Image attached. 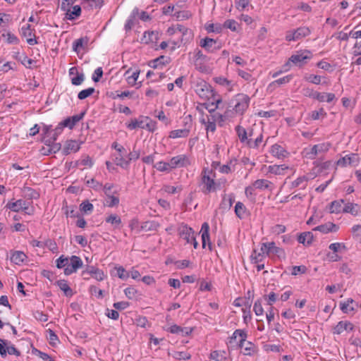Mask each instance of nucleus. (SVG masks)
<instances>
[{
  "mask_svg": "<svg viewBox=\"0 0 361 361\" xmlns=\"http://www.w3.org/2000/svg\"><path fill=\"white\" fill-rule=\"evenodd\" d=\"M247 336V334L246 331L241 329H236L230 338L229 343L232 345L236 341V345L243 349V354L250 356L257 351V348L252 342L246 341Z\"/></svg>",
  "mask_w": 361,
  "mask_h": 361,
  "instance_id": "1",
  "label": "nucleus"
},
{
  "mask_svg": "<svg viewBox=\"0 0 361 361\" xmlns=\"http://www.w3.org/2000/svg\"><path fill=\"white\" fill-rule=\"evenodd\" d=\"M232 102L234 104L233 109L235 113L242 116L248 109L250 98L248 95L240 93L236 94Z\"/></svg>",
  "mask_w": 361,
  "mask_h": 361,
  "instance_id": "2",
  "label": "nucleus"
},
{
  "mask_svg": "<svg viewBox=\"0 0 361 361\" xmlns=\"http://www.w3.org/2000/svg\"><path fill=\"white\" fill-rule=\"evenodd\" d=\"M329 143H320L304 149L305 157L307 159H313L316 157L327 152L329 149Z\"/></svg>",
  "mask_w": 361,
  "mask_h": 361,
  "instance_id": "3",
  "label": "nucleus"
},
{
  "mask_svg": "<svg viewBox=\"0 0 361 361\" xmlns=\"http://www.w3.org/2000/svg\"><path fill=\"white\" fill-rule=\"evenodd\" d=\"M178 233L181 238L185 240L187 243H192L195 248L197 247V242L195 238L193 230L185 224H182L178 227Z\"/></svg>",
  "mask_w": 361,
  "mask_h": 361,
  "instance_id": "4",
  "label": "nucleus"
},
{
  "mask_svg": "<svg viewBox=\"0 0 361 361\" xmlns=\"http://www.w3.org/2000/svg\"><path fill=\"white\" fill-rule=\"evenodd\" d=\"M311 31L307 27H300L296 30H289L286 32V39L288 41H297L310 34Z\"/></svg>",
  "mask_w": 361,
  "mask_h": 361,
  "instance_id": "5",
  "label": "nucleus"
},
{
  "mask_svg": "<svg viewBox=\"0 0 361 361\" xmlns=\"http://www.w3.org/2000/svg\"><path fill=\"white\" fill-rule=\"evenodd\" d=\"M202 180L204 185L203 189L204 192H210L215 190V182L213 178L212 170L204 169L202 172Z\"/></svg>",
  "mask_w": 361,
  "mask_h": 361,
  "instance_id": "6",
  "label": "nucleus"
},
{
  "mask_svg": "<svg viewBox=\"0 0 361 361\" xmlns=\"http://www.w3.org/2000/svg\"><path fill=\"white\" fill-rule=\"evenodd\" d=\"M171 168L172 169L176 168L187 167L191 164L190 157L186 154H180L172 157L170 159Z\"/></svg>",
  "mask_w": 361,
  "mask_h": 361,
  "instance_id": "7",
  "label": "nucleus"
},
{
  "mask_svg": "<svg viewBox=\"0 0 361 361\" xmlns=\"http://www.w3.org/2000/svg\"><path fill=\"white\" fill-rule=\"evenodd\" d=\"M312 57L311 52L308 50H303L298 51L290 58V61L297 66H301L307 63V60L310 59Z\"/></svg>",
  "mask_w": 361,
  "mask_h": 361,
  "instance_id": "8",
  "label": "nucleus"
},
{
  "mask_svg": "<svg viewBox=\"0 0 361 361\" xmlns=\"http://www.w3.org/2000/svg\"><path fill=\"white\" fill-rule=\"evenodd\" d=\"M195 92L201 98L203 99L209 98L213 94L211 87L204 81L197 85Z\"/></svg>",
  "mask_w": 361,
  "mask_h": 361,
  "instance_id": "9",
  "label": "nucleus"
},
{
  "mask_svg": "<svg viewBox=\"0 0 361 361\" xmlns=\"http://www.w3.org/2000/svg\"><path fill=\"white\" fill-rule=\"evenodd\" d=\"M359 162V157L356 154H350L345 156L338 161V165L341 166H357Z\"/></svg>",
  "mask_w": 361,
  "mask_h": 361,
  "instance_id": "10",
  "label": "nucleus"
},
{
  "mask_svg": "<svg viewBox=\"0 0 361 361\" xmlns=\"http://www.w3.org/2000/svg\"><path fill=\"white\" fill-rule=\"evenodd\" d=\"M69 76L72 84L74 85H81L85 79L83 73H79L76 67H72L70 68Z\"/></svg>",
  "mask_w": 361,
  "mask_h": 361,
  "instance_id": "11",
  "label": "nucleus"
},
{
  "mask_svg": "<svg viewBox=\"0 0 361 361\" xmlns=\"http://www.w3.org/2000/svg\"><path fill=\"white\" fill-rule=\"evenodd\" d=\"M353 324L348 321H341L334 329V334H341L344 331H350L353 329Z\"/></svg>",
  "mask_w": 361,
  "mask_h": 361,
  "instance_id": "12",
  "label": "nucleus"
},
{
  "mask_svg": "<svg viewBox=\"0 0 361 361\" xmlns=\"http://www.w3.org/2000/svg\"><path fill=\"white\" fill-rule=\"evenodd\" d=\"M87 109L82 111L80 114L78 115L73 116L71 117H68L63 121V125L66 126L68 128L71 129L73 126L79 122L86 114Z\"/></svg>",
  "mask_w": 361,
  "mask_h": 361,
  "instance_id": "13",
  "label": "nucleus"
},
{
  "mask_svg": "<svg viewBox=\"0 0 361 361\" xmlns=\"http://www.w3.org/2000/svg\"><path fill=\"white\" fill-rule=\"evenodd\" d=\"M149 120L148 117L140 116L137 119H132L130 122L126 123V126L130 130H134L137 128H145V123Z\"/></svg>",
  "mask_w": 361,
  "mask_h": 361,
  "instance_id": "14",
  "label": "nucleus"
},
{
  "mask_svg": "<svg viewBox=\"0 0 361 361\" xmlns=\"http://www.w3.org/2000/svg\"><path fill=\"white\" fill-rule=\"evenodd\" d=\"M338 230V226L331 222H328L313 228V231H317L322 233H336Z\"/></svg>",
  "mask_w": 361,
  "mask_h": 361,
  "instance_id": "15",
  "label": "nucleus"
},
{
  "mask_svg": "<svg viewBox=\"0 0 361 361\" xmlns=\"http://www.w3.org/2000/svg\"><path fill=\"white\" fill-rule=\"evenodd\" d=\"M70 263L72 266L71 269H66L65 271L66 275H70L74 272H75L79 268L82 267V262L81 259L77 256H72L70 258Z\"/></svg>",
  "mask_w": 361,
  "mask_h": 361,
  "instance_id": "16",
  "label": "nucleus"
},
{
  "mask_svg": "<svg viewBox=\"0 0 361 361\" xmlns=\"http://www.w3.org/2000/svg\"><path fill=\"white\" fill-rule=\"evenodd\" d=\"M174 33H180L182 35V41H185V42H188L189 40L192 39V35L191 33V30L188 28L185 27V26L178 25L175 30Z\"/></svg>",
  "mask_w": 361,
  "mask_h": 361,
  "instance_id": "17",
  "label": "nucleus"
},
{
  "mask_svg": "<svg viewBox=\"0 0 361 361\" xmlns=\"http://www.w3.org/2000/svg\"><path fill=\"white\" fill-rule=\"evenodd\" d=\"M22 32L23 35L27 37V42L30 45H34L37 44V40L32 37L34 35L32 34L30 25L27 24L25 26L23 27Z\"/></svg>",
  "mask_w": 361,
  "mask_h": 361,
  "instance_id": "18",
  "label": "nucleus"
},
{
  "mask_svg": "<svg viewBox=\"0 0 361 361\" xmlns=\"http://www.w3.org/2000/svg\"><path fill=\"white\" fill-rule=\"evenodd\" d=\"M206 56L200 50L195 54L194 64L195 68L201 72H204L206 71V67L199 66V62H204L206 61Z\"/></svg>",
  "mask_w": 361,
  "mask_h": 361,
  "instance_id": "19",
  "label": "nucleus"
},
{
  "mask_svg": "<svg viewBox=\"0 0 361 361\" xmlns=\"http://www.w3.org/2000/svg\"><path fill=\"white\" fill-rule=\"evenodd\" d=\"M298 240L300 243L304 245H310L312 244L313 240V234L310 231L302 233L298 236Z\"/></svg>",
  "mask_w": 361,
  "mask_h": 361,
  "instance_id": "20",
  "label": "nucleus"
},
{
  "mask_svg": "<svg viewBox=\"0 0 361 361\" xmlns=\"http://www.w3.org/2000/svg\"><path fill=\"white\" fill-rule=\"evenodd\" d=\"M292 78H293L292 75H288L286 76H284L283 78L277 79V80L273 81L272 82H271L269 85L268 88L271 89V90H274L279 85H282L288 83L291 80Z\"/></svg>",
  "mask_w": 361,
  "mask_h": 361,
  "instance_id": "21",
  "label": "nucleus"
},
{
  "mask_svg": "<svg viewBox=\"0 0 361 361\" xmlns=\"http://www.w3.org/2000/svg\"><path fill=\"white\" fill-rule=\"evenodd\" d=\"M253 185L255 189L264 190L267 189L271 190L272 183L268 180L258 179L253 183Z\"/></svg>",
  "mask_w": 361,
  "mask_h": 361,
  "instance_id": "22",
  "label": "nucleus"
},
{
  "mask_svg": "<svg viewBox=\"0 0 361 361\" xmlns=\"http://www.w3.org/2000/svg\"><path fill=\"white\" fill-rule=\"evenodd\" d=\"M88 39H77L73 44L74 50L78 53H82L85 51V48L87 47Z\"/></svg>",
  "mask_w": 361,
  "mask_h": 361,
  "instance_id": "23",
  "label": "nucleus"
},
{
  "mask_svg": "<svg viewBox=\"0 0 361 361\" xmlns=\"http://www.w3.org/2000/svg\"><path fill=\"white\" fill-rule=\"evenodd\" d=\"M7 206L13 212H19L27 209L25 201L23 200H18L16 202L8 203Z\"/></svg>",
  "mask_w": 361,
  "mask_h": 361,
  "instance_id": "24",
  "label": "nucleus"
},
{
  "mask_svg": "<svg viewBox=\"0 0 361 361\" xmlns=\"http://www.w3.org/2000/svg\"><path fill=\"white\" fill-rule=\"evenodd\" d=\"M79 149V145L78 143L75 140H70L66 142L64 147H63V152L65 154H68L72 152H75Z\"/></svg>",
  "mask_w": 361,
  "mask_h": 361,
  "instance_id": "25",
  "label": "nucleus"
},
{
  "mask_svg": "<svg viewBox=\"0 0 361 361\" xmlns=\"http://www.w3.org/2000/svg\"><path fill=\"white\" fill-rule=\"evenodd\" d=\"M209 224L207 223L204 222L202 225V228L200 230L203 247H205L207 241H208V242L209 241Z\"/></svg>",
  "mask_w": 361,
  "mask_h": 361,
  "instance_id": "26",
  "label": "nucleus"
},
{
  "mask_svg": "<svg viewBox=\"0 0 361 361\" xmlns=\"http://www.w3.org/2000/svg\"><path fill=\"white\" fill-rule=\"evenodd\" d=\"M360 211V206L357 204L348 202L345 204L343 207V212L350 213L354 216H356Z\"/></svg>",
  "mask_w": 361,
  "mask_h": 361,
  "instance_id": "27",
  "label": "nucleus"
},
{
  "mask_svg": "<svg viewBox=\"0 0 361 361\" xmlns=\"http://www.w3.org/2000/svg\"><path fill=\"white\" fill-rule=\"evenodd\" d=\"M269 255L273 254L279 258H285V252L281 247H276L275 243H269Z\"/></svg>",
  "mask_w": 361,
  "mask_h": 361,
  "instance_id": "28",
  "label": "nucleus"
},
{
  "mask_svg": "<svg viewBox=\"0 0 361 361\" xmlns=\"http://www.w3.org/2000/svg\"><path fill=\"white\" fill-rule=\"evenodd\" d=\"M343 204L344 201L343 200L332 202L330 206V212L336 214L343 212Z\"/></svg>",
  "mask_w": 361,
  "mask_h": 361,
  "instance_id": "29",
  "label": "nucleus"
},
{
  "mask_svg": "<svg viewBox=\"0 0 361 361\" xmlns=\"http://www.w3.org/2000/svg\"><path fill=\"white\" fill-rule=\"evenodd\" d=\"M190 130L187 128L174 130L170 132L169 137L176 139L179 137H186L188 136Z\"/></svg>",
  "mask_w": 361,
  "mask_h": 361,
  "instance_id": "30",
  "label": "nucleus"
},
{
  "mask_svg": "<svg viewBox=\"0 0 361 361\" xmlns=\"http://www.w3.org/2000/svg\"><path fill=\"white\" fill-rule=\"evenodd\" d=\"M65 127H66V126L63 125V121L60 123L56 126V128L54 130L53 134L49 135L50 138L49 140H46L45 142H49V143H50L51 142H54L57 138V136L61 133V132L63 131V130Z\"/></svg>",
  "mask_w": 361,
  "mask_h": 361,
  "instance_id": "31",
  "label": "nucleus"
},
{
  "mask_svg": "<svg viewBox=\"0 0 361 361\" xmlns=\"http://www.w3.org/2000/svg\"><path fill=\"white\" fill-rule=\"evenodd\" d=\"M81 8L79 6H74L71 9L67 10L66 18L68 20H73L80 15Z\"/></svg>",
  "mask_w": 361,
  "mask_h": 361,
  "instance_id": "32",
  "label": "nucleus"
},
{
  "mask_svg": "<svg viewBox=\"0 0 361 361\" xmlns=\"http://www.w3.org/2000/svg\"><path fill=\"white\" fill-rule=\"evenodd\" d=\"M27 258V256L23 252L21 251H16L13 253L11 260L13 263L16 264H19L21 262H23L25 259Z\"/></svg>",
  "mask_w": 361,
  "mask_h": 361,
  "instance_id": "33",
  "label": "nucleus"
},
{
  "mask_svg": "<svg viewBox=\"0 0 361 361\" xmlns=\"http://www.w3.org/2000/svg\"><path fill=\"white\" fill-rule=\"evenodd\" d=\"M159 226V223L154 221H146L141 225L140 230L145 231H156Z\"/></svg>",
  "mask_w": 361,
  "mask_h": 361,
  "instance_id": "34",
  "label": "nucleus"
},
{
  "mask_svg": "<svg viewBox=\"0 0 361 361\" xmlns=\"http://www.w3.org/2000/svg\"><path fill=\"white\" fill-rule=\"evenodd\" d=\"M353 303V299H348L346 302H341L340 306L343 312L345 314L351 313L354 311V307L352 305Z\"/></svg>",
  "mask_w": 361,
  "mask_h": 361,
  "instance_id": "35",
  "label": "nucleus"
},
{
  "mask_svg": "<svg viewBox=\"0 0 361 361\" xmlns=\"http://www.w3.org/2000/svg\"><path fill=\"white\" fill-rule=\"evenodd\" d=\"M226 116L221 114L219 113H214L212 114L209 118L216 123H218V124L220 126H223L224 123L226 121Z\"/></svg>",
  "mask_w": 361,
  "mask_h": 361,
  "instance_id": "36",
  "label": "nucleus"
},
{
  "mask_svg": "<svg viewBox=\"0 0 361 361\" xmlns=\"http://www.w3.org/2000/svg\"><path fill=\"white\" fill-rule=\"evenodd\" d=\"M235 131L240 142H246L247 144V140H249L250 139L247 138V133L246 130L240 126H237L235 127Z\"/></svg>",
  "mask_w": 361,
  "mask_h": 361,
  "instance_id": "37",
  "label": "nucleus"
},
{
  "mask_svg": "<svg viewBox=\"0 0 361 361\" xmlns=\"http://www.w3.org/2000/svg\"><path fill=\"white\" fill-rule=\"evenodd\" d=\"M139 14V10L137 8H134L130 16L127 20L126 24H125V29L126 30H130L134 25V20L135 18V16H137Z\"/></svg>",
  "mask_w": 361,
  "mask_h": 361,
  "instance_id": "38",
  "label": "nucleus"
},
{
  "mask_svg": "<svg viewBox=\"0 0 361 361\" xmlns=\"http://www.w3.org/2000/svg\"><path fill=\"white\" fill-rule=\"evenodd\" d=\"M271 153L274 157L282 158L285 157L286 151L281 146L279 145H274L271 148Z\"/></svg>",
  "mask_w": 361,
  "mask_h": 361,
  "instance_id": "39",
  "label": "nucleus"
},
{
  "mask_svg": "<svg viewBox=\"0 0 361 361\" xmlns=\"http://www.w3.org/2000/svg\"><path fill=\"white\" fill-rule=\"evenodd\" d=\"M169 61V59L168 57H165L164 56H161L153 61H152V67L154 68H157L159 67H162L165 64L168 63Z\"/></svg>",
  "mask_w": 361,
  "mask_h": 361,
  "instance_id": "40",
  "label": "nucleus"
},
{
  "mask_svg": "<svg viewBox=\"0 0 361 361\" xmlns=\"http://www.w3.org/2000/svg\"><path fill=\"white\" fill-rule=\"evenodd\" d=\"M210 358L215 361H225L226 359V353L224 350H214L211 353Z\"/></svg>",
  "mask_w": 361,
  "mask_h": 361,
  "instance_id": "41",
  "label": "nucleus"
},
{
  "mask_svg": "<svg viewBox=\"0 0 361 361\" xmlns=\"http://www.w3.org/2000/svg\"><path fill=\"white\" fill-rule=\"evenodd\" d=\"M114 271V274L123 280H126L130 276V274L123 267H115Z\"/></svg>",
  "mask_w": 361,
  "mask_h": 361,
  "instance_id": "42",
  "label": "nucleus"
},
{
  "mask_svg": "<svg viewBox=\"0 0 361 361\" xmlns=\"http://www.w3.org/2000/svg\"><path fill=\"white\" fill-rule=\"evenodd\" d=\"M107 223H110L114 228H119L121 224V218L116 214H111L106 219Z\"/></svg>",
  "mask_w": 361,
  "mask_h": 361,
  "instance_id": "43",
  "label": "nucleus"
},
{
  "mask_svg": "<svg viewBox=\"0 0 361 361\" xmlns=\"http://www.w3.org/2000/svg\"><path fill=\"white\" fill-rule=\"evenodd\" d=\"M1 342L6 345V353L9 355H16L17 356L20 355V352L15 348L13 345H11V343L8 341L1 340Z\"/></svg>",
  "mask_w": 361,
  "mask_h": 361,
  "instance_id": "44",
  "label": "nucleus"
},
{
  "mask_svg": "<svg viewBox=\"0 0 361 361\" xmlns=\"http://www.w3.org/2000/svg\"><path fill=\"white\" fill-rule=\"evenodd\" d=\"M126 154H118V155H116L115 157V163L116 165L121 166L123 169H126L128 167L129 164V161L126 160L123 157Z\"/></svg>",
  "mask_w": 361,
  "mask_h": 361,
  "instance_id": "45",
  "label": "nucleus"
},
{
  "mask_svg": "<svg viewBox=\"0 0 361 361\" xmlns=\"http://www.w3.org/2000/svg\"><path fill=\"white\" fill-rule=\"evenodd\" d=\"M70 263V258L66 257L63 255L61 256L56 260V267L59 269H63L66 271V267L68 266Z\"/></svg>",
  "mask_w": 361,
  "mask_h": 361,
  "instance_id": "46",
  "label": "nucleus"
},
{
  "mask_svg": "<svg viewBox=\"0 0 361 361\" xmlns=\"http://www.w3.org/2000/svg\"><path fill=\"white\" fill-rule=\"evenodd\" d=\"M154 167L157 169V170L164 172V171H170L172 170L171 168V163L165 162V161H159L156 164L154 165Z\"/></svg>",
  "mask_w": 361,
  "mask_h": 361,
  "instance_id": "47",
  "label": "nucleus"
},
{
  "mask_svg": "<svg viewBox=\"0 0 361 361\" xmlns=\"http://www.w3.org/2000/svg\"><path fill=\"white\" fill-rule=\"evenodd\" d=\"M246 212V208L244 206V204L240 202H238L235 206V214L240 218L243 219L245 216Z\"/></svg>",
  "mask_w": 361,
  "mask_h": 361,
  "instance_id": "48",
  "label": "nucleus"
},
{
  "mask_svg": "<svg viewBox=\"0 0 361 361\" xmlns=\"http://www.w3.org/2000/svg\"><path fill=\"white\" fill-rule=\"evenodd\" d=\"M57 285L60 288V289L64 292V293L66 295H72V290L69 288L68 285L67 284L66 281H65V280H59V281H57Z\"/></svg>",
  "mask_w": 361,
  "mask_h": 361,
  "instance_id": "49",
  "label": "nucleus"
},
{
  "mask_svg": "<svg viewBox=\"0 0 361 361\" xmlns=\"http://www.w3.org/2000/svg\"><path fill=\"white\" fill-rule=\"evenodd\" d=\"M189 331H188V329H183L177 325H173L170 327V332L172 334H177L183 336L188 334Z\"/></svg>",
  "mask_w": 361,
  "mask_h": 361,
  "instance_id": "50",
  "label": "nucleus"
},
{
  "mask_svg": "<svg viewBox=\"0 0 361 361\" xmlns=\"http://www.w3.org/2000/svg\"><path fill=\"white\" fill-rule=\"evenodd\" d=\"M304 79L313 84L318 85L321 82V76L313 74H305L304 76Z\"/></svg>",
  "mask_w": 361,
  "mask_h": 361,
  "instance_id": "51",
  "label": "nucleus"
},
{
  "mask_svg": "<svg viewBox=\"0 0 361 361\" xmlns=\"http://www.w3.org/2000/svg\"><path fill=\"white\" fill-rule=\"evenodd\" d=\"M1 37H6V42L8 44H17L19 42L18 37L10 32H8L7 33H3Z\"/></svg>",
  "mask_w": 361,
  "mask_h": 361,
  "instance_id": "52",
  "label": "nucleus"
},
{
  "mask_svg": "<svg viewBox=\"0 0 361 361\" xmlns=\"http://www.w3.org/2000/svg\"><path fill=\"white\" fill-rule=\"evenodd\" d=\"M286 169H288V166L286 165H273L269 166V172L274 174H281Z\"/></svg>",
  "mask_w": 361,
  "mask_h": 361,
  "instance_id": "53",
  "label": "nucleus"
},
{
  "mask_svg": "<svg viewBox=\"0 0 361 361\" xmlns=\"http://www.w3.org/2000/svg\"><path fill=\"white\" fill-rule=\"evenodd\" d=\"M172 356L173 358H175L176 360H189L191 357L190 354H189L186 352H180V351L173 352V353L172 354Z\"/></svg>",
  "mask_w": 361,
  "mask_h": 361,
  "instance_id": "54",
  "label": "nucleus"
},
{
  "mask_svg": "<svg viewBox=\"0 0 361 361\" xmlns=\"http://www.w3.org/2000/svg\"><path fill=\"white\" fill-rule=\"evenodd\" d=\"M215 43L216 41L213 39L206 37L205 39L201 40L200 46L207 50H209Z\"/></svg>",
  "mask_w": 361,
  "mask_h": 361,
  "instance_id": "55",
  "label": "nucleus"
},
{
  "mask_svg": "<svg viewBox=\"0 0 361 361\" xmlns=\"http://www.w3.org/2000/svg\"><path fill=\"white\" fill-rule=\"evenodd\" d=\"M307 181V178L306 176H300L292 182V183H291L292 188H296V187H299L300 185H302V188H305Z\"/></svg>",
  "mask_w": 361,
  "mask_h": 361,
  "instance_id": "56",
  "label": "nucleus"
},
{
  "mask_svg": "<svg viewBox=\"0 0 361 361\" xmlns=\"http://www.w3.org/2000/svg\"><path fill=\"white\" fill-rule=\"evenodd\" d=\"M119 202V200L117 197L114 195L107 196L105 200V204L108 207H114L117 205Z\"/></svg>",
  "mask_w": 361,
  "mask_h": 361,
  "instance_id": "57",
  "label": "nucleus"
},
{
  "mask_svg": "<svg viewBox=\"0 0 361 361\" xmlns=\"http://www.w3.org/2000/svg\"><path fill=\"white\" fill-rule=\"evenodd\" d=\"M104 274L102 270L92 267V277L95 278L98 281H101L104 279Z\"/></svg>",
  "mask_w": 361,
  "mask_h": 361,
  "instance_id": "58",
  "label": "nucleus"
},
{
  "mask_svg": "<svg viewBox=\"0 0 361 361\" xmlns=\"http://www.w3.org/2000/svg\"><path fill=\"white\" fill-rule=\"evenodd\" d=\"M215 81L216 83L229 87V90H231V82L228 80L226 78L224 77H218L215 78Z\"/></svg>",
  "mask_w": 361,
  "mask_h": 361,
  "instance_id": "59",
  "label": "nucleus"
},
{
  "mask_svg": "<svg viewBox=\"0 0 361 361\" xmlns=\"http://www.w3.org/2000/svg\"><path fill=\"white\" fill-rule=\"evenodd\" d=\"M224 26L226 28L230 29L232 31H236L238 23L234 20H227L226 21H225Z\"/></svg>",
  "mask_w": 361,
  "mask_h": 361,
  "instance_id": "60",
  "label": "nucleus"
},
{
  "mask_svg": "<svg viewBox=\"0 0 361 361\" xmlns=\"http://www.w3.org/2000/svg\"><path fill=\"white\" fill-rule=\"evenodd\" d=\"M321 97L323 98L322 100H319L320 102H326L331 103L335 99V94L333 93H322Z\"/></svg>",
  "mask_w": 361,
  "mask_h": 361,
  "instance_id": "61",
  "label": "nucleus"
},
{
  "mask_svg": "<svg viewBox=\"0 0 361 361\" xmlns=\"http://www.w3.org/2000/svg\"><path fill=\"white\" fill-rule=\"evenodd\" d=\"M253 310L257 316L263 315L264 310L259 300H257L255 302Z\"/></svg>",
  "mask_w": 361,
  "mask_h": 361,
  "instance_id": "62",
  "label": "nucleus"
},
{
  "mask_svg": "<svg viewBox=\"0 0 361 361\" xmlns=\"http://www.w3.org/2000/svg\"><path fill=\"white\" fill-rule=\"evenodd\" d=\"M329 248L332 250L334 252H337L341 249H345V245L343 243H331Z\"/></svg>",
  "mask_w": 361,
  "mask_h": 361,
  "instance_id": "63",
  "label": "nucleus"
},
{
  "mask_svg": "<svg viewBox=\"0 0 361 361\" xmlns=\"http://www.w3.org/2000/svg\"><path fill=\"white\" fill-rule=\"evenodd\" d=\"M262 135H260L254 141H252L251 139L247 140V145L250 147L257 148V147H258L259 145L262 142Z\"/></svg>",
  "mask_w": 361,
  "mask_h": 361,
  "instance_id": "64",
  "label": "nucleus"
}]
</instances>
